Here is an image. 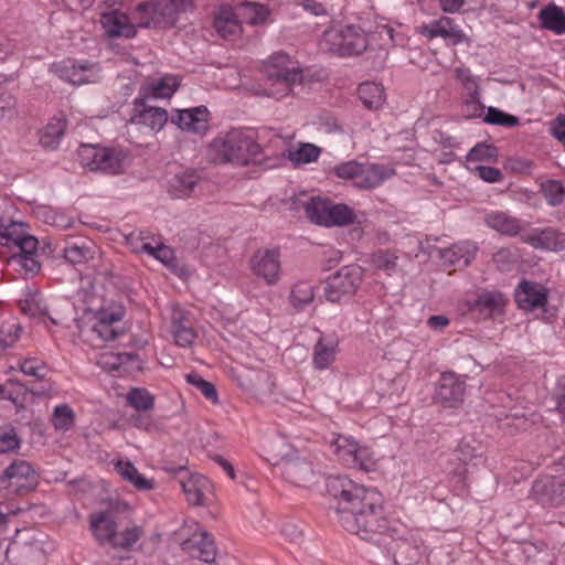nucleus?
I'll use <instances>...</instances> for the list:
<instances>
[{"label": "nucleus", "mask_w": 565, "mask_h": 565, "mask_svg": "<svg viewBox=\"0 0 565 565\" xmlns=\"http://www.w3.org/2000/svg\"><path fill=\"white\" fill-rule=\"evenodd\" d=\"M327 489L338 502L335 513L348 532L374 543H381L385 536L395 541L408 537L406 524L384 514V498L375 488L337 476L328 479Z\"/></svg>", "instance_id": "nucleus-1"}, {"label": "nucleus", "mask_w": 565, "mask_h": 565, "mask_svg": "<svg viewBox=\"0 0 565 565\" xmlns=\"http://www.w3.org/2000/svg\"><path fill=\"white\" fill-rule=\"evenodd\" d=\"M260 151L254 135L243 129H232L216 137L209 146L207 156L215 163L246 166L255 160Z\"/></svg>", "instance_id": "nucleus-2"}, {"label": "nucleus", "mask_w": 565, "mask_h": 565, "mask_svg": "<svg viewBox=\"0 0 565 565\" xmlns=\"http://www.w3.org/2000/svg\"><path fill=\"white\" fill-rule=\"evenodd\" d=\"M266 94L276 99L289 95L296 84L301 83L302 75L296 62L286 53L273 54L266 66Z\"/></svg>", "instance_id": "nucleus-3"}, {"label": "nucleus", "mask_w": 565, "mask_h": 565, "mask_svg": "<svg viewBox=\"0 0 565 565\" xmlns=\"http://www.w3.org/2000/svg\"><path fill=\"white\" fill-rule=\"evenodd\" d=\"M77 157L84 168L107 174L121 173L129 164V153L126 150L99 145L79 146Z\"/></svg>", "instance_id": "nucleus-4"}, {"label": "nucleus", "mask_w": 565, "mask_h": 565, "mask_svg": "<svg viewBox=\"0 0 565 565\" xmlns=\"http://www.w3.org/2000/svg\"><path fill=\"white\" fill-rule=\"evenodd\" d=\"M184 10V0H148L136 7L134 18L139 29L171 28Z\"/></svg>", "instance_id": "nucleus-5"}, {"label": "nucleus", "mask_w": 565, "mask_h": 565, "mask_svg": "<svg viewBox=\"0 0 565 565\" xmlns=\"http://www.w3.org/2000/svg\"><path fill=\"white\" fill-rule=\"evenodd\" d=\"M174 541L190 557L204 563H212L216 556V547L211 535L195 520H185L174 532Z\"/></svg>", "instance_id": "nucleus-6"}, {"label": "nucleus", "mask_w": 565, "mask_h": 565, "mask_svg": "<svg viewBox=\"0 0 565 565\" xmlns=\"http://www.w3.org/2000/svg\"><path fill=\"white\" fill-rule=\"evenodd\" d=\"M366 34L360 26L345 25L323 33L321 45L339 56L359 55L367 47Z\"/></svg>", "instance_id": "nucleus-7"}, {"label": "nucleus", "mask_w": 565, "mask_h": 565, "mask_svg": "<svg viewBox=\"0 0 565 565\" xmlns=\"http://www.w3.org/2000/svg\"><path fill=\"white\" fill-rule=\"evenodd\" d=\"M289 445L284 437H277L273 441V456L268 460L273 465H282L284 478L298 487H306L313 478L311 463L299 458L289 457Z\"/></svg>", "instance_id": "nucleus-8"}, {"label": "nucleus", "mask_w": 565, "mask_h": 565, "mask_svg": "<svg viewBox=\"0 0 565 565\" xmlns=\"http://www.w3.org/2000/svg\"><path fill=\"white\" fill-rule=\"evenodd\" d=\"M364 270L359 265H347L330 275L324 281V297L340 302L350 299L360 288Z\"/></svg>", "instance_id": "nucleus-9"}, {"label": "nucleus", "mask_w": 565, "mask_h": 565, "mask_svg": "<svg viewBox=\"0 0 565 565\" xmlns=\"http://www.w3.org/2000/svg\"><path fill=\"white\" fill-rule=\"evenodd\" d=\"M8 203L0 200V246L9 249L30 252L38 248V239L28 231V225L23 222L4 220V212Z\"/></svg>", "instance_id": "nucleus-10"}, {"label": "nucleus", "mask_w": 565, "mask_h": 565, "mask_svg": "<svg viewBox=\"0 0 565 565\" xmlns=\"http://www.w3.org/2000/svg\"><path fill=\"white\" fill-rule=\"evenodd\" d=\"M39 483V475L33 466L24 459L12 460L0 475V491L28 492Z\"/></svg>", "instance_id": "nucleus-11"}, {"label": "nucleus", "mask_w": 565, "mask_h": 565, "mask_svg": "<svg viewBox=\"0 0 565 565\" xmlns=\"http://www.w3.org/2000/svg\"><path fill=\"white\" fill-rule=\"evenodd\" d=\"M51 71L73 85L94 83L99 78V66L87 61L63 60L52 64Z\"/></svg>", "instance_id": "nucleus-12"}, {"label": "nucleus", "mask_w": 565, "mask_h": 565, "mask_svg": "<svg viewBox=\"0 0 565 565\" xmlns=\"http://www.w3.org/2000/svg\"><path fill=\"white\" fill-rule=\"evenodd\" d=\"M252 273L267 285H275L280 278L281 263L278 249H258L249 259Z\"/></svg>", "instance_id": "nucleus-13"}, {"label": "nucleus", "mask_w": 565, "mask_h": 565, "mask_svg": "<svg viewBox=\"0 0 565 565\" xmlns=\"http://www.w3.org/2000/svg\"><path fill=\"white\" fill-rule=\"evenodd\" d=\"M417 31L428 40L441 38L448 45H458L466 41V35L452 19L441 17L417 28Z\"/></svg>", "instance_id": "nucleus-14"}, {"label": "nucleus", "mask_w": 565, "mask_h": 565, "mask_svg": "<svg viewBox=\"0 0 565 565\" xmlns=\"http://www.w3.org/2000/svg\"><path fill=\"white\" fill-rule=\"evenodd\" d=\"M548 295L544 285L524 279L515 288L514 298L520 309L532 311L545 308Z\"/></svg>", "instance_id": "nucleus-15"}, {"label": "nucleus", "mask_w": 565, "mask_h": 565, "mask_svg": "<svg viewBox=\"0 0 565 565\" xmlns=\"http://www.w3.org/2000/svg\"><path fill=\"white\" fill-rule=\"evenodd\" d=\"M171 122L179 129L191 134H205L209 129V110L204 106L173 109Z\"/></svg>", "instance_id": "nucleus-16"}, {"label": "nucleus", "mask_w": 565, "mask_h": 565, "mask_svg": "<svg viewBox=\"0 0 565 565\" xmlns=\"http://www.w3.org/2000/svg\"><path fill=\"white\" fill-rule=\"evenodd\" d=\"M465 391V380L452 372H446L439 379L435 398L444 406L454 407L462 402Z\"/></svg>", "instance_id": "nucleus-17"}, {"label": "nucleus", "mask_w": 565, "mask_h": 565, "mask_svg": "<svg viewBox=\"0 0 565 565\" xmlns=\"http://www.w3.org/2000/svg\"><path fill=\"white\" fill-rule=\"evenodd\" d=\"M100 23L105 33L110 38H134L139 29L134 18V11L130 15L117 10L106 12L102 15Z\"/></svg>", "instance_id": "nucleus-18"}, {"label": "nucleus", "mask_w": 565, "mask_h": 565, "mask_svg": "<svg viewBox=\"0 0 565 565\" xmlns=\"http://www.w3.org/2000/svg\"><path fill=\"white\" fill-rule=\"evenodd\" d=\"M532 493L539 502L557 507L565 501V484L561 478L543 477L534 482Z\"/></svg>", "instance_id": "nucleus-19"}, {"label": "nucleus", "mask_w": 565, "mask_h": 565, "mask_svg": "<svg viewBox=\"0 0 565 565\" xmlns=\"http://www.w3.org/2000/svg\"><path fill=\"white\" fill-rule=\"evenodd\" d=\"M180 484L191 505H204L211 500L213 486L206 477L193 473L185 479H180Z\"/></svg>", "instance_id": "nucleus-20"}, {"label": "nucleus", "mask_w": 565, "mask_h": 565, "mask_svg": "<svg viewBox=\"0 0 565 565\" xmlns=\"http://www.w3.org/2000/svg\"><path fill=\"white\" fill-rule=\"evenodd\" d=\"M116 516L113 511H98L89 515V529L99 544L110 545L117 533Z\"/></svg>", "instance_id": "nucleus-21"}, {"label": "nucleus", "mask_w": 565, "mask_h": 565, "mask_svg": "<svg viewBox=\"0 0 565 565\" xmlns=\"http://www.w3.org/2000/svg\"><path fill=\"white\" fill-rule=\"evenodd\" d=\"M171 333L174 342L182 348L191 347L196 339V332L190 322L189 313L180 306H174L172 309Z\"/></svg>", "instance_id": "nucleus-22"}, {"label": "nucleus", "mask_w": 565, "mask_h": 565, "mask_svg": "<svg viewBox=\"0 0 565 565\" xmlns=\"http://www.w3.org/2000/svg\"><path fill=\"white\" fill-rule=\"evenodd\" d=\"M521 238L534 248L561 250L565 247V235L551 227L532 230L522 234Z\"/></svg>", "instance_id": "nucleus-23"}, {"label": "nucleus", "mask_w": 565, "mask_h": 565, "mask_svg": "<svg viewBox=\"0 0 565 565\" xmlns=\"http://www.w3.org/2000/svg\"><path fill=\"white\" fill-rule=\"evenodd\" d=\"M169 120L168 111L160 107L148 106L136 111L130 122L139 128H145L151 134L161 131Z\"/></svg>", "instance_id": "nucleus-24"}, {"label": "nucleus", "mask_w": 565, "mask_h": 565, "mask_svg": "<svg viewBox=\"0 0 565 565\" xmlns=\"http://www.w3.org/2000/svg\"><path fill=\"white\" fill-rule=\"evenodd\" d=\"M454 72L456 78L470 96V99L466 102L467 113L471 117L480 116L483 106L479 102V78L466 67H456Z\"/></svg>", "instance_id": "nucleus-25"}, {"label": "nucleus", "mask_w": 565, "mask_h": 565, "mask_svg": "<svg viewBox=\"0 0 565 565\" xmlns=\"http://www.w3.org/2000/svg\"><path fill=\"white\" fill-rule=\"evenodd\" d=\"M122 318L121 310L118 309H100L94 315L95 322L92 326V332L103 341L116 339L118 332L114 324Z\"/></svg>", "instance_id": "nucleus-26"}, {"label": "nucleus", "mask_w": 565, "mask_h": 565, "mask_svg": "<svg viewBox=\"0 0 565 565\" xmlns=\"http://www.w3.org/2000/svg\"><path fill=\"white\" fill-rule=\"evenodd\" d=\"M181 79L177 75L164 74L142 86L141 94L146 99L171 98L177 92Z\"/></svg>", "instance_id": "nucleus-27"}, {"label": "nucleus", "mask_w": 565, "mask_h": 565, "mask_svg": "<svg viewBox=\"0 0 565 565\" xmlns=\"http://www.w3.org/2000/svg\"><path fill=\"white\" fill-rule=\"evenodd\" d=\"M395 174V169L391 164L371 163L362 166L360 179L356 188L370 190L382 185L386 180Z\"/></svg>", "instance_id": "nucleus-28"}, {"label": "nucleus", "mask_w": 565, "mask_h": 565, "mask_svg": "<svg viewBox=\"0 0 565 565\" xmlns=\"http://www.w3.org/2000/svg\"><path fill=\"white\" fill-rule=\"evenodd\" d=\"M114 469L122 480L130 483L138 491H150L156 487L154 480L141 475L129 460L118 459L114 461Z\"/></svg>", "instance_id": "nucleus-29"}, {"label": "nucleus", "mask_w": 565, "mask_h": 565, "mask_svg": "<svg viewBox=\"0 0 565 565\" xmlns=\"http://www.w3.org/2000/svg\"><path fill=\"white\" fill-rule=\"evenodd\" d=\"M339 351L338 339L320 337L313 347L312 363L317 370H327L334 362Z\"/></svg>", "instance_id": "nucleus-30"}, {"label": "nucleus", "mask_w": 565, "mask_h": 565, "mask_svg": "<svg viewBox=\"0 0 565 565\" xmlns=\"http://www.w3.org/2000/svg\"><path fill=\"white\" fill-rule=\"evenodd\" d=\"M138 243L132 245V248L137 253H147L156 259L160 260L168 267H172L175 262L174 252L171 247L156 242L153 238L150 241L148 236L140 234Z\"/></svg>", "instance_id": "nucleus-31"}, {"label": "nucleus", "mask_w": 565, "mask_h": 565, "mask_svg": "<svg viewBox=\"0 0 565 565\" xmlns=\"http://www.w3.org/2000/svg\"><path fill=\"white\" fill-rule=\"evenodd\" d=\"M477 250L478 247L475 243L463 241L441 249L439 255L445 263L450 265L468 266L475 259Z\"/></svg>", "instance_id": "nucleus-32"}, {"label": "nucleus", "mask_w": 565, "mask_h": 565, "mask_svg": "<svg viewBox=\"0 0 565 565\" xmlns=\"http://www.w3.org/2000/svg\"><path fill=\"white\" fill-rule=\"evenodd\" d=\"M539 21L542 29L557 35L565 34V12L555 3H548L539 12Z\"/></svg>", "instance_id": "nucleus-33"}, {"label": "nucleus", "mask_w": 565, "mask_h": 565, "mask_svg": "<svg viewBox=\"0 0 565 565\" xmlns=\"http://www.w3.org/2000/svg\"><path fill=\"white\" fill-rule=\"evenodd\" d=\"M484 223L490 228L508 236H515L521 233V221L501 211H494L486 215Z\"/></svg>", "instance_id": "nucleus-34"}, {"label": "nucleus", "mask_w": 565, "mask_h": 565, "mask_svg": "<svg viewBox=\"0 0 565 565\" xmlns=\"http://www.w3.org/2000/svg\"><path fill=\"white\" fill-rule=\"evenodd\" d=\"M355 460H352L351 467L365 472H374L384 468L387 458L380 455L366 445H359L355 454Z\"/></svg>", "instance_id": "nucleus-35"}, {"label": "nucleus", "mask_w": 565, "mask_h": 565, "mask_svg": "<svg viewBox=\"0 0 565 565\" xmlns=\"http://www.w3.org/2000/svg\"><path fill=\"white\" fill-rule=\"evenodd\" d=\"M505 305V299L501 292L483 291L470 305L471 310H477L489 317L500 315Z\"/></svg>", "instance_id": "nucleus-36"}, {"label": "nucleus", "mask_w": 565, "mask_h": 565, "mask_svg": "<svg viewBox=\"0 0 565 565\" xmlns=\"http://www.w3.org/2000/svg\"><path fill=\"white\" fill-rule=\"evenodd\" d=\"M217 33L224 39H231L241 33L242 26L231 7H222L214 20Z\"/></svg>", "instance_id": "nucleus-37"}, {"label": "nucleus", "mask_w": 565, "mask_h": 565, "mask_svg": "<svg viewBox=\"0 0 565 565\" xmlns=\"http://www.w3.org/2000/svg\"><path fill=\"white\" fill-rule=\"evenodd\" d=\"M199 177L193 170L177 173L169 182V193L177 199L186 198L198 184Z\"/></svg>", "instance_id": "nucleus-38"}, {"label": "nucleus", "mask_w": 565, "mask_h": 565, "mask_svg": "<svg viewBox=\"0 0 565 565\" xmlns=\"http://www.w3.org/2000/svg\"><path fill=\"white\" fill-rule=\"evenodd\" d=\"M359 443L349 435H333L330 440V446L333 449L334 455L343 463L351 466L352 460H355V454L358 451Z\"/></svg>", "instance_id": "nucleus-39"}, {"label": "nucleus", "mask_w": 565, "mask_h": 565, "mask_svg": "<svg viewBox=\"0 0 565 565\" xmlns=\"http://www.w3.org/2000/svg\"><path fill=\"white\" fill-rule=\"evenodd\" d=\"M96 252V245L90 241L72 242L65 246L64 257L72 264H83L93 259Z\"/></svg>", "instance_id": "nucleus-40"}, {"label": "nucleus", "mask_w": 565, "mask_h": 565, "mask_svg": "<svg viewBox=\"0 0 565 565\" xmlns=\"http://www.w3.org/2000/svg\"><path fill=\"white\" fill-rule=\"evenodd\" d=\"M36 249L30 252L18 250L13 253L8 263L14 269L23 273L25 276H34L40 270V263L36 258Z\"/></svg>", "instance_id": "nucleus-41"}, {"label": "nucleus", "mask_w": 565, "mask_h": 565, "mask_svg": "<svg viewBox=\"0 0 565 565\" xmlns=\"http://www.w3.org/2000/svg\"><path fill=\"white\" fill-rule=\"evenodd\" d=\"M66 129V120L64 117L52 118L41 134L40 142L43 147L54 149L60 143Z\"/></svg>", "instance_id": "nucleus-42"}, {"label": "nucleus", "mask_w": 565, "mask_h": 565, "mask_svg": "<svg viewBox=\"0 0 565 565\" xmlns=\"http://www.w3.org/2000/svg\"><path fill=\"white\" fill-rule=\"evenodd\" d=\"M358 92L362 103L370 109H376L385 102L384 87L379 83H362Z\"/></svg>", "instance_id": "nucleus-43"}, {"label": "nucleus", "mask_w": 565, "mask_h": 565, "mask_svg": "<svg viewBox=\"0 0 565 565\" xmlns=\"http://www.w3.org/2000/svg\"><path fill=\"white\" fill-rule=\"evenodd\" d=\"M355 214L345 204H333L329 202L328 218L326 227L344 226L353 223Z\"/></svg>", "instance_id": "nucleus-44"}, {"label": "nucleus", "mask_w": 565, "mask_h": 565, "mask_svg": "<svg viewBox=\"0 0 565 565\" xmlns=\"http://www.w3.org/2000/svg\"><path fill=\"white\" fill-rule=\"evenodd\" d=\"M329 202L330 201L320 198H311L305 204V213L308 220L317 225L326 226Z\"/></svg>", "instance_id": "nucleus-45"}, {"label": "nucleus", "mask_w": 565, "mask_h": 565, "mask_svg": "<svg viewBox=\"0 0 565 565\" xmlns=\"http://www.w3.org/2000/svg\"><path fill=\"white\" fill-rule=\"evenodd\" d=\"M313 298L315 287L309 281L301 280L296 282L290 292V302L298 310L310 305Z\"/></svg>", "instance_id": "nucleus-46"}, {"label": "nucleus", "mask_w": 565, "mask_h": 565, "mask_svg": "<svg viewBox=\"0 0 565 565\" xmlns=\"http://www.w3.org/2000/svg\"><path fill=\"white\" fill-rule=\"evenodd\" d=\"M74 422L75 414L68 405L61 404L54 407L51 423L56 430L67 431L74 426Z\"/></svg>", "instance_id": "nucleus-47"}, {"label": "nucleus", "mask_w": 565, "mask_h": 565, "mask_svg": "<svg viewBox=\"0 0 565 565\" xmlns=\"http://www.w3.org/2000/svg\"><path fill=\"white\" fill-rule=\"evenodd\" d=\"M376 33L383 41L387 40L394 46H405L408 42L406 30L401 24L396 28L388 24L380 25Z\"/></svg>", "instance_id": "nucleus-48"}, {"label": "nucleus", "mask_w": 565, "mask_h": 565, "mask_svg": "<svg viewBox=\"0 0 565 565\" xmlns=\"http://www.w3.org/2000/svg\"><path fill=\"white\" fill-rule=\"evenodd\" d=\"M128 404L139 412H147L153 407L154 397L146 388H132L127 394Z\"/></svg>", "instance_id": "nucleus-49"}, {"label": "nucleus", "mask_w": 565, "mask_h": 565, "mask_svg": "<svg viewBox=\"0 0 565 565\" xmlns=\"http://www.w3.org/2000/svg\"><path fill=\"white\" fill-rule=\"evenodd\" d=\"M142 534V529L140 526H131L122 532L116 533L110 546L114 548H122L127 550L132 547L140 539Z\"/></svg>", "instance_id": "nucleus-50"}, {"label": "nucleus", "mask_w": 565, "mask_h": 565, "mask_svg": "<svg viewBox=\"0 0 565 565\" xmlns=\"http://www.w3.org/2000/svg\"><path fill=\"white\" fill-rule=\"evenodd\" d=\"M129 353H114L110 350H104L99 353L97 364L104 370L114 371L131 360Z\"/></svg>", "instance_id": "nucleus-51"}, {"label": "nucleus", "mask_w": 565, "mask_h": 565, "mask_svg": "<svg viewBox=\"0 0 565 565\" xmlns=\"http://www.w3.org/2000/svg\"><path fill=\"white\" fill-rule=\"evenodd\" d=\"M320 149L311 143H302L297 149L289 151V159L295 163H310L317 161Z\"/></svg>", "instance_id": "nucleus-52"}, {"label": "nucleus", "mask_w": 565, "mask_h": 565, "mask_svg": "<svg viewBox=\"0 0 565 565\" xmlns=\"http://www.w3.org/2000/svg\"><path fill=\"white\" fill-rule=\"evenodd\" d=\"M185 380L190 385L196 387L206 399L213 404L218 403L216 388L211 382L205 381L198 373L188 374Z\"/></svg>", "instance_id": "nucleus-53"}, {"label": "nucleus", "mask_w": 565, "mask_h": 565, "mask_svg": "<svg viewBox=\"0 0 565 565\" xmlns=\"http://www.w3.org/2000/svg\"><path fill=\"white\" fill-rule=\"evenodd\" d=\"M541 191L551 206H556L564 200V186L559 181L546 180L542 182Z\"/></svg>", "instance_id": "nucleus-54"}, {"label": "nucleus", "mask_w": 565, "mask_h": 565, "mask_svg": "<svg viewBox=\"0 0 565 565\" xmlns=\"http://www.w3.org/2000/svg\"><path fill=\"white\" fill-rule=\"evenodd\" d=\"M497 158V149L487 143L476 145L467 154V166L477 164L479 161H492Z\"/></svg>", "instance_id": "nucleus-55"}, {"label": "nucleus", "mask_w": 565, "mask_h": 565, "mask_svg": "<svg viewBox=\"0 0 565 565\" xmlns=\"http://www.w3.org/2000/svg\"><path fill=\"white\" fill-rule=\"evenodd\" d=\"M483 120L487 124L503 127H514L519 124V118L516 116L507 114L495 107H489L487 109Z\"/></svg>", "instance_id": "nucleus-56"}, {"label": "nucleus", "mask_w": 565, "mask_h": 565, "mask_svg": "<svg viewBox=\"0 0 565 565\" xmlns=\"http://www.w3.org/2000/svg\"><path fill=\"white\" fill-rule=\"evenodd\" d=\"M20 370L23 374L38 381L43 380L49 371L46 364L36 358H29L23 360L20 363Z\"/></svg>", "instance_id": "nucleus-57"}, {"label": "nucleus", "mask_w": 565, "mask_h": 565, "mask_svg": "<svg viewBox=\"0 0 565 565\" xmlns=\"http://www.w3.org/2000/svg\"><path fill=\"white\" fill-rule=\"evenodd\" d=\"M372 264L375 268L392 274L397 266V256L391 252L380 250L373 254Z\"/></svg>", "instance_id": "nucleus-58"}, {"label": "nucleus", "mask_w": 565, "mask_h": 565, "mask_svg": "<svg viewBox=\"0 0 565 565\" xmlns=\"http://www.w3.org/2000/svg\"><path fill=\"white\" fill-rule=\"evenodd\" d=\"M467 169L472 174L488 183H497L503 179L502 172L494 167H488L482 164H469L467 166Z\"/></svg>", "instance_id": "nucleus-59"}, {"label": "nucleus", "mask_w": 565, "mask_h": 565, "mask_svg": "<svg viewBox=\"0 0 565 565\" xmlns=\"http://www.w3.org/2000/svg\"><path fill=\"white\" fill-rule=\"evenodd\" d=\"M362 166L354 160L342 162L334 167V173L338 178L352 180L356 186L358 179L361 177Z\"/></svg>", "instance_id": "nucleus-60"}, {"label": "nucleus", "mask_w": 565, "mask_h": 565, "mask_svg": "<svg viewBox=\"0 0 565 565\" xmlns=\"http://www.w3.org/2000/svg\"><path fill=\"white\" fill-rule=\"evenodd\" d=\"M245 15L250 24L257 25L264 23L268 15L269 10L266 6L258 3H247L245 6Z\"/></svg>", "instance_id": "nucleus-61"}, {"label": "nucleus", "mask_w": 565, "mask_h": 565, "mask_svg": "<svg viewBox=\"0 0 565 565\" xmlns=\"http://www.w3.org/2000/svg\"><path fill=\"white\" fill-rule=\"evenodd\" d=\"M20 439L14 429H9L0 434V454H7L18 450Z\"/></svg>", "instance_id": "nucleus-62"}, {"label": "nucleus", "mask_w": 565, "mask_h": 565, "mask_svg": "<svg viewBox=\"0 0 565 565\" xmlns=\"http://www.w3.org/2000/svg\"><path fill=\"white\" fill-rule=\"evenodd\" d=\"M22 310L31 316H46L45 307L41 306V299L38 294H34L24 300V303L21 306Z\"/></svg>", "instance_id": "nucleus-63"}, {"label": "nucleus", "mask_w": 565, "mask_h": 565, "mask_svg": "<svg viewBox=\"0 0 565 565\" xmlns=\"http://www.w3.org/2000/svg\"><path fill=\"white\" fill-rule=\"evenodd\" d=\"M15 100L9 94L0 95V118H10L14 114Z\"/></svg>", "instance_id": "nucleus-64"}]
</instances>
